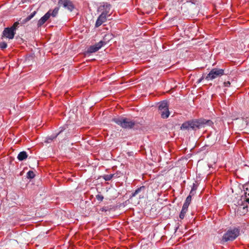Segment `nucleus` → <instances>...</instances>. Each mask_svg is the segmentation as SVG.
I'll list each match as a JSON object with an SVG mask.
<instances>
[{"label": "nucleus", "mask_w": 249, "mask_h": 249, "mask_svg": "<svg viewBox=\"0 0 249 249\" xmlns=\"http://www.w3.org/2000/svg\"><path fill=\"white\" fill-rule=\"evenodd\" d=\"M213 124L212 121L210 120H207L204 119H200L184 123L181 126V129H189L192 128V129H196L207 126H211Z\"/></svg>", "instance_id": "1"}, {"label": "nucleus", "mask_w": 249, "mask_h": 249, "mask_svg": "<svg viewBox=\"0 0 249 249\" xmlns=\"http://www.w3.org/2000/svg\"><path fill=\"white\" fill-rule=\"evenodd\" d=\"M112 121L124 129H131L136 124L135 121L124 117L114 118Z\"/></svg>", "instance_id": "2"}, {"label": "nucleus", "mask_w": 249, "mask_h": 249, "mask_svg": "<svg viewBox=\"0 0 249 249\" xmlns=\"http://www.w3.org/2000/svg\"><path fill=\"white\" fill-rule=\"evenodd\" d=\"M240 231L237 228H234L232 230H228L224 234L221 242L222 243L232 241L235 239L239 235Z\"/></svg>", "instance_id": "3"}, {"label": "nucleus", "mask_w": 249, "mask_h": 249, "mask_svg": "<svg viewBox=\"0 0 249 249\" xmlns=\"http://www.w3.org/2000/svg\"><path fill=\"white\" fill-rule=\"evenodd\" d=\"M19 24V22L16 21L11 27L5 28L2 32V37H5L10 39H13L16 34L15 31Z\"/></svg>", "instance_id": "4"}, {"label": "nucleus", "mask_w": 249, "mask_h": 249, "mask_svg": "<svg viewBox=\"0 0 249 249\" xmlns=\"http://www.w3.org/2000/svg\"><path fill=\"white\" fill-rule=\"evenodd\" d=\"M224 74V70L219 68L212 69L210 72L205 77L207 81L213 80L218 77H220Z\"/></svg>", "instance_id": "5"}, {"label": "nucleus", "mask_w": 249, "mask_h": 249, "mask_svg": "<svg viewBox=\"0 0 249 249\" xmlns=\"http://www.w3.org/2000/svg\"><path fill=\"white\" fill-rule=\"evenodd\" d=\"M159 113L160 114L161 118L163 119L167 118L170 114L168 109L167 102L164 101L160 103L159 106Z\"/></svg>", "instance_id": "6"}, {"label": "nucleus", "mask_w": 249, "mask_h": 249, "mask_svg": "<svg viewBox=\"0 0 249 249\" xmlns=\"http://www.w3.org/2000/svg\"><path fill=\"white\" fill-rule=\"evenodd\" d=\"M58 3L59 6H62L70 11L74 9V6L70 0H59Z\"/></svg>", "instance_id": "7"}, {"label": "nucleus", "mask_w": 249, "mask_h": 249, "mask_svg": "<svg viewBox=\"0 0 249 249\" xmlns=\"http://www.w3.org/2000/svg\"><path fill=\"white\" fill-rule=\"evenodd\" d=\"M105 44V42L100 41L95 45L90 46L88 49L87 53H95L98 51Z\"/></svg>", "instance_id": "8"}, {"label": "nucleus", "mask_w": 249, "mask_h": 249, "mask_svg": "<svg viewBox=\"0 0 249 249\" xmlns=\"http://www.w3.org/2000/svg\"><path fill=\"white\" fill-rule=\"evenodd\" d=\"M145 190V187L144 186H142L140 188H138L135 190V191L131 195V197L136 196L137 195H139V198L143 197V195L144 194Z\"/></svg>", "instance_id": "9"}, {"label": "nucleus", "mask_w": 249, "mask_h": 249, "mask_svg": "<svg viewBox=\"0 0 249 249\" xmlns=\"http://www.w3.org/2000/svg\"><path fill=\"white\" fill-rule=\"evenodd\" d=\"M51 10H50L47 13H46L38 21L37 26L40 27L43 24H44L46 21L50 18L51 16Z\"/></svg>", "instance_id": "10"}, {"label": "nucleus", "mask_w": 249, "mask_h": 249, "mask_svg": "<svg viewBox=\"0 0 249 249\" xmlns=\"http://www.w3.org/2000/svg\"><path fill=\"white\" fill-rule=\"evenodd\" d=\"M103 11L102 12V14H104V15L107 16V17H109L111 14V12H110V7L111 5L109 4L106 3L104 4L103 6ZM101 10H102V7L100 8Z\"/></svg>", "instance_id": "11"}, {"label": "nucleus", "mask_w": 249, "mask_h": 249, "mask_svg": "<svg viewBox=\"0 0 249 249\" xmlns=\"http://www.w3.org/2000/svg\"><path fill=\"white\" fill-rule=\"evenodd\" d=\"M107 18L108 17L105 16L104 14L101 13V14L99 16L96 21L95 26L96 27H99L100 25L102 24V23L107 21Z\"/></svg>", "instance_id": "12"}, {"label": "nucleus", "mask_w": 249, "mask_h": 249, "mask_svg": "<svg viewBox=\"0 0 249 249\" xmlns=\"http://www.w3.org/2000/svg\"><path fill=\"white\" fill-rule=\"evenodd\" d=\"M36 14V12L34 11L31 15L28 16L27 17H26L24 19H23L22 20H21L20 21V23H19V24H25L28 21H29L30 20H31L35 16Z\"/></svg>", "instance_id": "13"}, {"label": "nucleus", "mask_w": 249, "mask_h": 249, "mask_svg": "<svg viewBox=\"0 0 249 249\" xmlns=\"http://www.w3.org/2000/svg\"><path fill=\"white\" fill-rule=\"evenodd\" d=\"M27 157V153L25 151H22L18 154L17 158L19 161H22L26 159Z\"/></svg>", "instance_id": "14"}, {"label": "nucleus", "mask_w": 249, "mask_h": 249, "mask_svg": "<svg viewBox=\"0 0 249 249\" xmlns=\"http://www.w3.org/2000/svg\"><path fill=\"white\" fill-rule=\"evenodd\" d=\"M63 131V130H60L58 133L55 135H52L50 136H48L46 138V140L45 142L49 143L51 141H52L53 139H55L57 136Z\"/></svg>", "instance_id": "15"}, {"label": "nucleus", "mask_w": 249, "mask_h": 249, "mask_svg": "<svg viewBox=\"0 0 249 249\" xmlns=\"http://www.w3.org/2000/svg\"><path fill=\"white\" fill-rule=\"evenodd\" d=\"M191 199H192V196L190 195H189L186 198L185 202L184 203L182 207L188 209V206H189V205L191 203Z\"/></svg>", "instance_id": "16"}, {"label": "nucleus", "mask_w": 249, "mask_h": 249, "mask_svg": "<svg viewBox=\"0 0 249 249\" xmlns=\"http://www.w3.org/2000/svg\"><path fill=\"white\" fill-rule=\"evenodd\" d=\"M187 208H184L182 207V210L181 211V212L179 214V218L181 219H183L184 216H185V214L187 212Z\"/></svg>", "instance_id": "17"}, {"label": "nucleus", "mask_w": 249, "mask_h": 249, "mask_svg": "<svg viewBox=\"0 0 249 249\" xmlns=\"http://www.w3.org/2000/svg\"><path fill=\"white\" fill-rule=\"evenodd\" d=\"M59 10V8L57 7H55L52 13H51V16L53 17H55L58 13V11Z\"/></svg>", "instance_id": "18"}, {"label": "nucleus", "mask_w": 249, "mask_h": 249, "mask_svg": "<svg viewBox=\"0 0 249 249\" xmlns=\"http://www.w3.org/2000/svg\"><path fill=\"white\" fill-rule=\"evenodd\" d=\"M35 176V174L32 171H29L27 174V177L28 178H33Z\"/></svg>", "instance_id": "19"}, {"label": "nucleus", "mask_w": 249, "mask_h": 249, "mask_svg": "<svg viewBox=\"0 0 249 249\" xmlns=\"http://www.w3.org/2000/svg\"><path fill=\"white\" fill-rule=\"evenodd\" d=\"M102 178L106 181H109L111 178H112V175H105L102 176Z\"/></svg>", "instance_id": "20"}, {"label": "nucleus", "mask_w": 249, "mask_h": 249, "mask_svg": "<svg viewBox=\"0 0 249 249\" xmlns=\"http://www.w3.org/2000/svg\"><path fill=\"white\" fill-rule=\"evenodd\" d=\"M7 47V44L5 42H0V48L2 50H3L5 48H6Z\"/></svg>", "instance_id": "21"}, {"label": "nucleus", "mask_w": 249, "mask_h": 249, "mask_svg": "<svg viewBox=\"0 0 249 249\" xmlns=\"http://www.w3.org/2000/svg\"><path fill=\"white\" fill-rule=\"evenodd\" d=\"M96 198L98 201L101 202L103 200L104 196L98 194L96 196Z\"/></svg>", "instance_id": "22"}, {"label": "nucleus", "mask_w": 249, "mask_h": 249, "mask_svg": "<svg viewBox=\"0 0 249 249\" xmlns=\"http://www.w3.org/2000/svg\"><path fill=\"white\" fill-rule=\"evenodd\" d=\"M224 85L225 87H229L231 85V83L229 81L225 82Z\"/></svg>", "instance_id": "23"}, {"label": "nucleus", "mask_w": 249, "mask_h": 249, "mask_svg": "<svg viewBox=\"0 0 249 249\" xmlns=\"http://www.w3.org/2000/svg\"><path fill=\"white\" fill-rule=\"evenodd\" d=\"M110 175H112V178H118L120 177V175H119L118 173H115V174H110Z\"/></svg>", "instance_id": "24"}, {"label": "nucleus", "mask_w": 249, "mask_h": 249, "mask_svg": "<svg viewBox=\"0 0 249 249\" xmlns=\"http://www.w3.org/2000/svg\"><path fill=\"white\" fill-rule=\"evenodd\" d=\"M100 211H101L102 212H104V211H107V210L105 208H102L100 209Z\"/></svg>", "instance_id": "25"}, {"label": "nucleus", "mask_w": 249, "mask_h": 249, "mask_svg": "<svg viewBox=\"0 0 249 249\" xmlns=\"http://www.w3.org/2000/svg\"><path fill=\"white\" fill-rule=\"evenodd\" d=\"M204 77L202 76L200 79H199L198 82H200L202 79H203Z\"/></svg>", "instance_id": "26"}]
</instances>
